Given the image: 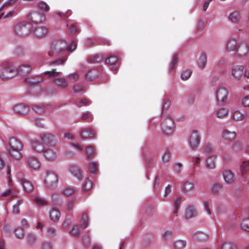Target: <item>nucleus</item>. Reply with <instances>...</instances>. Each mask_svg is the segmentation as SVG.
<instances>
[{"label":"nucleus","instance_id":"nucleus-1","mask_svg":"<svg viewBox=\"0 0 249 249\" xmlns=\"http://www.w3.org/2000/svg\"><path fill=\"white\" fill-rule=\"evenodd\" d=\"M77 44L72 41L68 44L65 40L61 39L54 41L51 45V50L57 55H60L66 52H72L76 47Z\"/></svg>","mask_w":249,"mask_h":249},{"label":"nucleus","instance_id":"nucleus-2","mask_svg":"<svg viewBox=\"0 0 249 249\" xmlns=\"http://www.w3.org/2000/svg\"><path fill=\"white\" fill-rule=\"evenodd\" d=\"M17 74V68L13 63L6 62L0 69V77L3 79L13 77Z\"/></svg>","mask_w":249,"mask_h":249},{"label":"nucleus","instance_id":"nucleus-3","mask_svg":"<svg viewBox=\"0 0 249 249\" xmlns=\"http://www.w3.org/2000/svg\"><path fill=\"white\" fill-rule=\"evenodd\" d=\"M58 180V177L56 174L52 172H48L44 177V183L47 188L53 190L57 187Z\"/></svg>","mask_w":249,"mask_h":249},{"label":"nucleus","instance_id":"nucleus-4","mask_svg":"<svg viewBox=\"0 0 249 249\" xmlns=\"http://www.w3.org/2000/svg\"><path fill=\"white\" fill-rule=\"evenodd\" d=\"M27 167L32 170H37L41 166L40 160L36 155L29 154L25 157Z\"/></svg>","mask_w":249,"mask_h":249},{"label":"nucleus","instance_id":"nucleus-5","mask_svg":"<svg viewBox=\"0 0 249 249\" xmlns=\"http://www.w3.org/2000/svg\"><path fill=\"white\" fill-rule=\"evenodd\" d=\"M6 172L9 188L2 192V196H8L10 198H13L17 196L18 192L16 188L12 184V179L10 178L11 169L9 167L7 168Z\"/></svg>","mask_w":249,"mask_h":249},{"label":"nucleus","instance_id":"nucleus-6","mask_svg":"<svg viewBox=\"0 0 249 249\" xmlns=\"http://www.w3.org/2000/svg\"><path fill=\"white\" fill-rule=\"evenodd\" d=\"M161 127L162 131L165 134L171 133L175 127L174 120L170 115L163 117L162 119Z\"/></svg>","mask_w":249,"mask_h":249},{"label":"nucleus","instance_id":"nucleus-7","mask_svg":"<svg viewBox=\"0 0 249 249\" xmlns=\"http://www.w3.org/2000/svg\"><path fill=\"white\" fill-rule=\"evenodd\" d=\"M201 141L200 136L197 130L191 131L188 137V144L190 147L195 149L198 147Z\"/></svg>","mask_w":249,"mask_h":249},{"label":"nucleus","instance_id":"nucleus-8","mask_svg":"<svg viewBox=\"0 0 249 249\" xmlns=\"http://www.w3.org/2000/svg\"><path fill=\"white\" fill-rule=\"evenodd\" d=\"M229 93V90L223 86L218 87L216 89L214 94L216 100L221 103H224L227 102Z\"/></svg>","mask_w":249,"mask_h":249},{"label":"nucleus","instance_id":"nucleus-9","mask_svg":"<svg viewBox=\"0 0 249 249\" xmlns=\"http://www.w3.org/2000/svg\"><path fill=\"white\" fill-rule=\"evenodd\" d=\"M40 138L44 144L49 146H55L57 142V137L51 133L41 134Z\"/></svg>","mask_w":249,"mask_h":249},{"label":"nucleus","instance_id":"nucleus-10","mask_svg":"<svg viewBox=\"0 0 249 249\" xmlns=\"http://www.w3.org/2000/svg\"><path fill=\"white\" fill-rule=\"evenodd\" d=\"M15 31L16 33L19 36L26 35L30 32L28 24L24 21L18 23L15 26Z\"/></svg>","mask_w":249,"mask_h":249},{"label":"nucleus","instance_id":"nucleus-11","mask_svg":"<svg viewBox=\"0 0 249 249\" xmlns=\"http://www.w3.org/2000/svg\"><path fill=\"white\" fill-rule=\"evenodd\" d=\"M43 143L40 137L35 139L31 142V149L37 153H42L45 149Z\"/></svg>","mask_w":249,"mask_h":249},{"label":"nucleus","instance_id":"nucleus-12","mask_svg":"<svg viewBox=\"0 0 249 249\" xmlns=\"http://www.w3.org/2000/svg\"><path fill=\"white\" fill-rule=\"evenodd\" d=\"M195 190V184L192 180H187L184 182L181 187L182 191L188 195L194 194Z\"/></svg>","mask_w":249,"mask_h":249},{"label":"nucleus","instance_id":"nucleus-13","mask_svg":"<svg viewBox=\"0 0 249 249\" xmlns=\"http://www.w3.org/2000/svg\"><path fill=\"white\" fill-rule=\"evenodd\" d=\"M43 152L44 158L48 161L53 162L57 159V152L53 149L47 148Z\"/></svg>","mask_w":249,"mask_h":249},{"label":"nucleus","instance_id":"nucleus-14","mask_svg":"<svg viewBox=\"0 0 249 249\" xmlns=\"http://www.w3.org/2000/svg\"><path fill=\"white\" fill-rule=\"evenodd\" d=\"M249 50L248 44L245 41H242L238 43L236 52L238 55L244 56L248 54Z\"/></svg>","mask_w":249,"mask_h":249},{"label":"nucleus","instance_id":"nucleus-15","mask_svg":"<svg viewBox=\"0 0 249 249\" xmlns=\"http://www.w3.org/2000/svg\"><path fill=\"white\" fill-rule=\"evenodd\" d=\"M197 214V210L196 206L190 205L186 208L184 216L186 219H191L196 216Z\"/></svg>","mask_w":249,"mask_h":249},{"label":"nucleus","instance_id":"nucleus-16","mask_svg":"<svg viewBox=\"0 0 249 249\" xmlns=\"http://www.w3.org/2000/svg\"><path fill=\"white\" fill-rule=\"evenodd\" d=\"M244 67L241 65H237L231 68V75L236 80L240 79L243 74Z\"/></svg>","mask_w":249,"mask_h":249},{"label":"nucleus","instance_id":"nucleus-17","mask_svg":"<svg viewBox=\"0 0 249 249\" xmlns=\"http://www.w3.org/2000/svg\"><path fill=\"white\" fill-rule=\"evenodd\" d=\"M222 175L225 182L228 184H231L235 181L234 174L230 170H226L223 172Z\"/></svg>","mask_w":249,"mask_h":249},{"label":"nucleus","instance_id":"nucleus-18","mask_svg":"<svg viewBox=\"0 0 249 249\" xmlns=\"http://www.w3.org/2000/svg\"><path fill=\"white\" fill-rule=\"evenodd\" d=\"M47 31L46 27L41 25H37L33 29L34 35L38 37L44 36L47 34Z\"/></svg>","mask_w":249,"mask_h":249},{"label":"nucleus","instance_id":"nucleus-19","mask_svg":"<svg viewBox=\"0 0 249 249\" xmlns=\"http://www.w3.org/2000/svg\"><path fill=\"white\" fill-rule=\"evenodd\" d=\"M217 155L215 154H212L206 158L205 161V165L207 169L213 170L215 168V161Z\"/></svg>","mask_w":249,"mask_h":249},{"label":"nucleus","instance_id":"nucleus-20","mask_svg":"<svg viewBox=\"0 0 249 249\" xmlns=\"http://www.w3.org/2000/svg\"><path fill=\"white\" fill-rule=\"evenodd\" d=\"M28 18L30 20L36 23L40 22L45 19L44 14L37 11L31 12L28 15Z\"/></svg>","mask_w":249,"mask_h":249},{"label":"nucleus","instance_id":"nucleus-21","mask_svg":"<svg viewBox=\"0 0 249 249\" xmlns=\"http://www.w3.org/2000/svg\"><path fill=\"white\" fill-rule=\"evenodd\" d=\"M221 137L224 141H231L236 137V133L234 131L225 129L222 132Z\"/></svg>","mask_w":249,"mask_h":249},{"label":"nucleus","instance_id":"nucleus-22","mask_svg":"<svg viewBox=\"0 0 249 249\" xmlns=\"http://www.w3.org/2000/svg\"><path fill=\"white\" fill-rule=\"evenodd\" d=\"M32 69V67L30 64H22L17 69V74L22 76H25L30 72Z\"/></svg>","mask_w":249,"mask_h":249},{"label":"nucleus","instance_id":"nucleus-23","mask_svg":"<svg viewBox=\"0 0 249 249\" xmlns=\"http://www.w3.org/2000/svg\"><path fill=\"white\" fill-rule=\"evenodd\" d=\"M14 110L17 113L26 115L29 112L30 108L25 105L19 104L14 106Z\"/></svg>","mask_w":249,"mask_h":249},{"label":"nucleus","instance_id":"nucleus-24","mask_svg":"<svg viewBox=\"0 0 249 249\" xmlns=\"http://www.w3.org/2000/svg\"><path fill=\"white\" fill-rule=\"evenodd\" d=\"M49 213L50 219L53 222L57 221L61 216L60 212L55 208H51Z\"/></svg>","mask_w":249,"mask_h":249},{"label":"nucleus","instance_id":"nucleus-25","mask_svg":"<svg viewBox=\"0 0 249 249\" xmlns=\"http://www.w3.org/2000/svg\"><path fill=\"white\" fill-rule=\"evenodd\" d=\"M195 240L198 242L205 241L209 237V234L206 232L201 231H197L193 234Z\"/></svg>","mask_w":249,"mask_h":249},{"label":"nucleus","instance_id":"nucleus-26","mask_svg":"<svg viewBox=\"0 0 249 249\" xmlns=\"http://www.w3.org/2000/svg\"><path fill=\"white\" fill-rule=\"evenodd\" d=\"M238 43L235 37H231L228 41L226 49L229 52L236 51Z\"/></svg>","mask_w":249,"mask_h":249},{"label":"nucleus","instance_id":"nucleus-27","mask_svg":"<svg viewBox=\"0 0 249 249\" xmlns=\"http://www.w3.org/2000/svg\"><path fill=\"white\" fill-rule=\"evenodd\" d=\"M9 149H23V145L20 141L13 137L9 140Z\"/></svg>","mask_w":249,"mask_h":249},{"label":"nucleus","instance_id":"nucleus-28","mask_svg":"<svg viewBox=\"0 0 249 249\" xmlns=\"http://www.w3.org/2000/svg\"><path fill=\"white\" fill-rule=\"evenodd\" d=\"M22 150L23 149H9V153L13 159L20 160L23 157Z\"/></svg>","mask_w":249,"mask_h":249},{"label":"nucleus","instance_id":"nucleus-29","mask_svg":"<svg viewBox=\"0 0 249 249\" xmlns=\"http://www.w3.org/2000/svg\"><path fill=\"white\" fill-rule=\"evenodd\" d=\"M207 56L205 53H202L197 61V66L200 69H204L207 64Z\"/></svg>","mask_w":249,"mask_h":249},{"label":"nucleus","instance_id":"nucleus-30","mask_svg":"<svg viewBox=\"0 0 249 249\" xmlns=\"http://www.w3.org/2000/svg\"><path fill=\"white\" fill-rule=\"evenodd\" d=\"M99 72L96 69H91L85 74V78L88 81H93L98 77Z\"/></svg>","mask_w":249,"mask_h":249},{"label":"nucleus","instance_id":"nucleus-31","mask_svg":"<svg viewBox=\"0 0 249 249\" xmlns=\"http://www.w3.org/2000/svg\"><path fill=\"white\" fill-rule=\"evenodd\" d=\"M219 245L221 249H237L236 245L230 240H222Z\"/></svg>","mask_w":249,"mask_h":249},{"label":"nucleus","instance_id":"nucleus-32","mask_svg":"<svg viewBox=\"0 0 249 249\" xmlns=\"http://www.w3.org/2000/svg\"><path fill=\"white\" fill-rule=\"evenodd\" d=\"M21 184L23 188L24 191L26 193H30L34 190V185L30 181L26 179L25 181H22V182H21Z\"/></svg>","mask_w":249,"mask_h":249},{"label":"nucleus","instance_id":"nucleus-33","mask_svg":"<svg viewBox=\"0 0 249 249\" xmlns=\"http://www.w3.org/2000/svg\"><path fill=\"white\" fill-rule=\"evenodd\" d=\"M187 243L185 240L178 239L174 241L173 247L174 249H184Z\"/></svg>","mask_w":249,"mask_h":249},{"label":"nucleus","instance_id":"nucleus-34","mask_svg":"<svg viewBox=\"0 0 249 249\" xmlns=\"http://www.w3.org/2000/svg\"><path fill=\"white\" fill-rule=\"evenodd\" d=\"M229 110L226 107H221L219 108L215 113V116L218 118H223L229 113Z\"/></svg>","mask_w":249,"mask_h":249},{"label":"nucleus","instance_id":"nucleus-35","mask_svg":"<svg viewBox=\"0 0 249 249\" xmlns=\"http://www.w3.org/2000/svg\"><path fill=\"white\" fill-rule=\"evenodd\" d=\"M70 171L71 174L78 179L82 177L81 172L79 167L76 165H72L70 168Z\"/></svg>","mask_w":249,"mask_h":249},{"label":"nucleus","instance_id":"nucleus-36","mask_svg":"<svg viewBox=\"0 0 249 249\" xmlns=\"http://www.w3.org/2000/svg\"><path fill=\"white\" fill-rule=\"evenodd\" d=\"M163 239L165 241H170L173 237V232L171 230H164L162 233Z\"/></svg>","mask_w":249,"mask_h":249},{"label":"nucleus","instance_id":"nucleus-37","mask_svg":"<svg viewBox=\"0 0 249 249\" xmlns=\"http://www.w3.org/2000/svg\"><path fill=\"white\" fill-rule=\"evenodd\" d=\"M229 18L232 22L236 23L240 20L241 16L239 12L234 11L230 14Z\"/></svg>","mask_w":249,"mask_h":249},{"label":"nucleus","instance_id":"nucleus-38","mask_svg":"<svg viewBox=\"0 0 249 249\" xmlns=\"http://www.w3.org/2000/svg\"><path fill=\"white\" fill-rule=\"evenodd\" d=\"M240 171L242 176L249 171V161H244L240 167Z\"/></svg>","mask_w":249,"mask_h":249},{"label":"nucleus","instance_id":"nucleus-39","mask_svg":"<svg viewBox=\"0 0 249 249\" xmlns=\"http://www.w3.org/2000/svg\"><path fill=\"white\" fill-rule=\"evenodd\" d=\"M94 132L92 129L89 128H85L81 132L82 138L92 137L94 136Z\"/></svg>","mask_w":249,"mask_h":249},{"label":"nucleus","instance_id":"nucleus-40","mask_svg":"<svg viewBox=\"0 0 249 249\" xmlns=\"http://www.w3.org/2000/svg\"><path fill=\"white\" fill-rule=\"evenodd\" d=\"M7 8H1L0 7V18L3 17L4 18H9L14 15V11H10L6 13H5V11Z\"/></svg>","mask_w":249,"mask_h":249},{"label":"nucleus","instance_id":"nucleus-41","mask_svg":"<svg viewBox=\"0 0 249 249\" xmlns=\"http://www.w3.org/2000/svg\"><path fill=\"white\" fill-rule=\"evenodd\" d=\"M26 240L30 245H34L37 240L36 235L33 232H29L26 236Z\"/></svg>","mask_w":249,"mask_h":249},{"label":"nucleus","instance_id":"nucleus-42","mask_svg":"<svg viewBox=\"0 0 249 249\" xmlns=\"http://www.w3.org/2000/svg\"><path fill=\"white\" fill-rule=\"evenodd\" d=\"M46 235L49 237H54L56 235L57 231L55 228L49 226L46 229Z\"/></svg>","mask_w":249,"mask_h":249},{"label":"nucleus","instance_id":"nucleus-43","mask_svg":"<svg viewBox=\"0 0 249 249\" xmlns=\"http://www.w3.org/2000/svg\"><path fill=\"white\" fill-rule=\"evenodd\" d=\"M240 226L242 230L249 232V217L243 219L240 222Z\"/></svg>","mask_w":249,"mask_h":249},{"label":"nucleus","instance_id":"nucleus-44","mask_svg":"<svg viewBox=\"0 0 249 249\" xmlns=\"http://www.w3.org/2000/svg\"><path fill=\"white\" fill-rule=\"evenodd\" d=\"M192 71L191 69L184 70L180 74V77L183 80H188L191 76Z\"/></svg>","mask_w":249,"mask_h":249},{"label":"nucleus","instance_id":"nucleus-45","mask_svg":"<svg viewBox=\"0 0 249 249\" xmlns=\"http://www.w3.org/2000/svg\"><path fill=\"white\" fill-rule=\"evenodd\" d=\"M35 201L36 204L39 206H45L48 205L47 201L44 198L40 196H36Z\"/></svg>","mask_w":249,"mask_h":249},{"label":"nucleus","instance_id":"nucleus-46","mask_svg":"<svg viewBox=\"0 0 249 249\" xmlns=\"http://www.w3.org/2000/svg\"><path fill=\"white\" fill-rule=\"evenodd\" d=\"M54 81L59 86H60L62 88H65L68 85L67 80L66 79L59 77L54 80Z\"/></svg>","mask_w":249,"mask_h":249},{"label":"nucleus","instance_id":"nucleus-47","mask_svg":"<svg viewBox=\"0 0 249 249\" xmlns=\"http://www.w3.org/2000/svg\"><path fill=\"white\" fill-rule=\"evenodd\" d=\"M171 152L169 150H166L161 156V162L165 164L169 161Z\"/></svg>","mask_w":249,"mask_h":249},{"label":"nucleus","instance_id":"nucleus-48","mask_svg":"<svg viewBox=\"0 0 249 249\" xmlns=\"http://www.w3.org/2000/svg\"><path fill=\"white\" fill-rule=\"evenodd\" d=\"M213 146L210 143L204 144L201 148V151L202 153L207 154L211 152L213 149Z\"/></svg>","mask_w":249,"mask_h":249},{"label":"nucleus","instance_id":"nucleus-49","mask_svg":"<svg viewBox=\"0 0 249 249\" xmlns=\"http://www.w3.org/2000/svg\"><path fill=\"white\" fill-rule=\"evenodd\" d=\"M233 119L236 121H241L244 119V115L239 110L234 111Z\"/></svg>","mask_w":249,"mask_h":249},{"label":"nucleus","instance_id":"nucleus-50","mask_svg":"<svg viewBox=\"0 0 249 249\" xmlns=\"http://www.w3.org/2000/svg\"><path fill=\"white\" fill-rule=\"evenodd\" d=\"M88 224V217L86 214H83L80 219V225L84 229L87 227Z\"/></svg>","mask_w":249,"mask_h":249},{"label":"nucleus","instance_id":"nucleus-51","mask_svg":"<svg viewBox=\"0 0 249 249\" xmlns=\"http://www.w3.org/2000/svg\"><path fill=\"white\" fill-rule=\"evenodd\" d=\"M66 61V59H58L54 61L49 62L48 63L51 66H55L63 65Z\"/></svg>","mask_w":249,"mask_h":249},{"label":"nucleus","instance_id":"nucleus-52","mask_svg":"<svg viewBox=\"0 0 249 249\" xmlns=\"http://www.w3.org/2000/svg\"><path fill=\"white\" fill-rule=\"evenodd\" d=\"M15 233L17 238L21 239L24 236V229L22 228H17L15 231Z\"/></svg>","mask_w":249,"mask_h":249},{"label":"nucleus","instance_id":"nucleus-53","mask_svg":"<svg viewBox=\"0 0 249 249\" xmlns=\"http://www.w3.org/2000/svg\"><path fill=\"white\" fill-rule=\"evenodd\" d=\"M203 206L207 213L208 215H211L212 214V212L211 210L210 202L207 200H204L203 201Z\"/></svg>","mask_w":249,"mask_h":249},{"label":"nucleus","instance_id":"nucleus-54","mask_svg":"<svg viewBox=\"0 0 249 249\" xmlns=\"http://www.w3.org/2000/svg\"><path fill=\"white\" fill-rule=\"evenodd\" d=\"M89 170L90 173L93 174H96L97 172V165L96 163L91 162L89 164Z\"/></svg>","mask_w":249,"mask_h":249},{"label":"nucleus","instance_id":"nucleus-55","mask_svg":"<svg viewBox=\"0 0 249 249\" xmlns=\"http://www.w3.org/2000/svg\"><path fill=\"white\" fill-rule=\"evenodd\" d=\"M118 61V58L115 56H110L106 59V63L108 65H113L115 64Z\"/></svg>","mask_w":249,"mask_h":249},{"label":"nucleus","instance_id":"nucleus-56","mask_svg":"<svg viewBox=\"0 0 249 249\" xmlns=\"http://www.w3.org/2000/svg\"><path fill=\"white\" fill-rule=\"evenodd\" d=\"M241 104L245 107H249V95L244 96L241 101Z\"/></svg>","mask_w":249,"mask_h":249},{"label":"nucleus","instance_id":"nucleus-57","mask_svg":"<svg viewBox=\"0 0 249 249\" xmlns=\"http://www.w3.org/2000/svg\"><path fill=\"white\" fill-rule=\"evenodd\" d=\"M71 233L75 236H78L80 234L79 227L77 225H73L72 228L70 231Z\"/></svg>","mask_w":249,"mask_h":249},{"label":"nucleus","instance_id":"nucleus-58","mask_svg":"<svg viewBox=\"0 0 249 249\" xmlns=\"http://www.w3.org/2000/svg\"><path fill=\"white\" fill-rule=\"evenodd\" d=\"M74 192V189L73 188L71 187H65L62 193L66 196H69L73 194Z\"/></svg>","mask_w":249,"mask_h":249},{"label":"nucleus","instance_id":"nucleus-59","mask_svg":"<svg viewBox=\"0 0 249 249\" xmlns=\"http://www.w3.org/2000/svg\"><path fill=\"white\" fill-rule=\"evenodd\" d=\"M104 57V55L102 54H98L94 55L91 58V61L93 63H97L101 61Z\"/></svg>","mask_w":249,"mask_h":249},{"label":"nucleus","instance_id":"nucleus-60","mask_svg":"<svg viewBox=\"0 0 249 249\" xmlns=\"http://www.w3.org/2000/svg\"><path fill=\"white\" fill-rule=\"evenodd\" d=\"M18 1V0H8L1 6V8H8L12 5L17 3Z\"/></svg>","mask_w":249,"mask_h":249},{"label":"nucleus","instance_id":"nucleus-61","mask_svg":"<svg viewBox=\"0 0 249 249\" xmlns=\"http://www.w3.org/2000/svg\"><path fill=\"white\" fill-rule=\"evenodd\" d=\"M93 182L92 181L89 179V178L87 179L85 181V183L84 184V188L85 190H88L90 189L92 186Z\"/></svg>","mask_w":249,"mask_h":249},{"label":"nucleus","instance_id":"nucleus-62","mask_svg":"<svg viewBox=\"0 0 249 249\" xmlns=\"http://www.w3.org/2000/svg\"><path fill=\"white\" fill-rule=\"evenodd\" d=\"M38 7L45 12H47L49 10V6L44 1H40L38 4Z\"/></svg>","mask_w":249,"mask_h":249},{"label":"nucleus","instance_id":"nucleus-63","mask_svg":"<svg viewBox=\"0 0 249 249\" xmlns=\"http://www.w3.org/2000/svg\"><path fill=\"white\" fill-rule=\"evenodd\" d=\"M82 120H92L93 119V116L90 112L87 111L83 113L81 117Z\"/></svg>","mask_w":249,"mask_h":249},{"label":"nucleus","instance_id":"nucleus-64","mask_svg":"<svg viewBox=\"0 0 249 249\" xmlns=\"http://www.w3.org/2000/svg\"><path fill=\"white\" fill-rule=\"evenodd\" d=\"M33 109L37 113L41 114L44 112V108L41 106L34 105Z\"/></svg>","mask_w":249,"mask_h":249}]
</instances>
